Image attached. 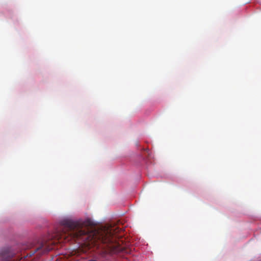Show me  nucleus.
I'll return each mask as SVG.
<instances>
[{"label":"nucleus","instance_id":"1","mask_svg":"<svg viewBox=\"0 0 261 261\" xmlns=\"http://www.w3.org/2000/svg\"><path fill=\"white\" fill-rule=\"evenodd\" d=\"M93 224V222L89 219L85 221L63 220L61 222V227L57 235L58 242H66L72 238L81 239L83 241H87L88 245L96 246L97 243H101V247L106 251L115 252L118 251L117 246L113 244V238L120 231V229L116 226L109 225L90 239L91 234L89 233L87 228Z\"/></svg>","mask_w":261,"mask_h":261},{"label":"nucleus","instance_id":"2","mask_svg":"<svg viewBox=\"0 0 261 261\" xmlns=\"http://www.w3.org/2000/svg\"><path fill=\"white\" fill-rule=\"evenodd\" d=\"M55 241H49L48 242H44L42 243L39 246L37 247L35 250L30 254L32 255L34 254L36 252L42 250V253H45L49 252L50 250L54 249V245L56 243Z\"/></svg>","mask_w":261,"mask_h":261},{"label":"nucleus","instance_id":"3","mask_svg":"<svg viewBox=\"0 0 261 261\" xmlns=\"http://www.w3.org/2000/svg\"><path fill=\"white\" fill-rule=\"evenodd\" d=\"M5 261H8L7 259L5 260Z\"/></svg>","mask_w":261,"mask_h":261}]
</instances>
